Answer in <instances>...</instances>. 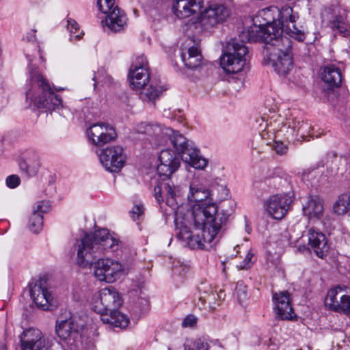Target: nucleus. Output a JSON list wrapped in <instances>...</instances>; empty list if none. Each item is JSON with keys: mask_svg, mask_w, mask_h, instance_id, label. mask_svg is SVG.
I'll return each mask as SVG.
<instances>
[{"mask_svg": "<svg viewBox=\"0 0 350 350\" xmlns=\"http://www.w3.org/2000/svg\"><path fill=\"white\" fill-rule=\"evenodd\" d=\"M280 27H275L270 36L269 45V60L275 71L281 76H286L293 67L292 42L289 38L282 36Z\"/></svg>", "mask_w": 350, "mask_h": 350, "instance_id": "obj_5", "label": "nucleus"}, {"mask_svg": "<svg viewBox=\"0 0 350 350\" xmlns=\"http://www.w3.org/2000/svg\"><path fill=\"white\" fill-rule=\"evenodd\" d=\"M307 236L308 243L317 256L321 258H325L328 254V245L325 234L310 229Z\"/></svg>", "mask_w": 350, "mask_h": 350, "instance_id": "obj_26", "label": "nucleus"}, {"mask_svg": "<svg viewBox=\"0 0 350 350\" xmlns=\"http://www.w3.org/2000/svg\"><path fill=\"white\" fill-rule=\"evenodd\" d=\"M131 213L134 215H137V217H139L143 213V206L142 205H135Z\"/></svg>", "mask_w": 350, "mask_h": 350, "instance_id": "obj_47", "label": "nucleus"}, {"mask_svg": "<svg viewBox=\"0 0 350 350\" xmlns=\"http://www.w3.org/2000/svg\"><path fill=\"white\" fill-rule=\"evenodd\" d=\"M203 4V0H176L172 10L178 18H185L200 11Z\"/></svg>", "mask_w": 350, "mask_h": 350, "instance_id": "obj_25", "label": "nucleus"}, {"mask_svg": "<svg viewBox=\"0 0 350 350\" xmlns=\"http://www.w3.org/2000/svg\"><path fill=\"white\" fill-rule=\"evenodd\" d=\"M323 211L322 200L317 196L311 198L303 206L304 214L309 217H319L322 215Z\"/></svg>", "mask_w": 350, "mask_h": 350, "instance_id": "obj_32", "label": "nucleus"}, {"mask_svg": "<svg viewBox=\"0 0 350 350\" xmlns=\"http://www.w3.org/2000/svg\"><path fill=\"white\" fill-rule=\"evenodd\" d=\"M197 290L198 301L196 305L199 309L213 310L219 305L220 296L210 284L202 282Z\"/></svg>", "mask_w": 350, "mask_h": 350, "instance_id": "obj_18", "label": "nucleus"}, {"mask_svg": "<svg viewBox=\"0 0 350 350\" xmlns=\"http://www.w3.org/2000/svg\"><path fill=\"white\" fill-rule=\"evenodd\" d=\"M221 189H222L224 191H227V190L226 189V188H224V187H221Z\"/></svg>", "mask_w": 350, "mask_h": 350, "instance_id": "obj_57", "label": "nucleus"}, {"mask_svg": "<svg viewBox=\"0 0 350 350\" xmlns=\"http://www.w3.org/2000/svg\"><path fill=\"white\" fill-rule=\"evenodd\" d=\"M181 58L187 68L195 69L201 65L202 57L198 48L191 46L182 52Z\"/></svg>", "mask_w": 350, "mask_h": 350, "instance_id": "obj_30", "label": "nucleus"}, {"mask_svg": "<svg viewBox=\"0 0 350 350\" xmlns=\"http://www.w3.org/2000/svg\"><path fill=\"white\" fill-rule=\"evenodd\" d=\"M0 350H7L6 345L3 342H0Z\"/></svg>", "mask_w": 350, "mask_h": 350, "instance_id": "obj_51", "label": "nucleus"}, {"mask_svg": "<svg viewBox=\"0 0 350 350\" xmlns=\"http://www.w3.org/2000/svg\"><path fill=\"white\" fill-rule=\"evenodd\" d=\"M291 202V198L287 195L272 196L267 201V211L273 219H281L286 215Z\"/></svg>", "mask_w": 350, "mask_h": 350, "instance_id": "obj_19", "label": "nucleus"}, {"mask_svg": "<svg viewBox=\"0 0 350 350\" xmlns=\"http://www.w3.org/2000/svg\"><path fill=\"white\" fill-rule=\"evenodd\" d=\"M181 269L184 270V269H183V268H182V267H179V268H178V267H177V268H175V267H174V268L173 269V273H174V275H175V274H176V273L178 272V271H179V269Z\"/></svg>", "mask_w": 350, "mask_h": 350, "instance_id": "obj_53", "label": "nucleus"}, {"mask_svg": "<svg viewBox=\"0 0 350 350\" xmlns=\"http://www.w3.org/2000/svg\"><path fill=\"white\" fill-rule=\"evenodd\" d=\"M82 338H79L78 342H80L77 347L72 346L70 350H82L85 349L86 350H94L95 349V340L93 334H87L83 332L81 334Z\"/></svg>", "mask_w": 350, "mask_h": 350, "instance_id": "obj_36", "label": "nucleus"}, {"mask_svg": "<svg viewBox=\"0 0 350 350\" xmlns=\"http://www.w3.org/2000/svg\"><path fill=\"white\" fill-rule=\"evenodd\" d=\"M210 196L211 192L208 189H205L202 186L197 185L194 183H192L190 186V191L187 198L189 202L197 203L193 206V213L194 212L195 209L201 206H208L210 204H213L217 210V207L215 203L206 202V199L208 198ZM223 214H226L228 217L230 215V213H228L227 211H223L221 213H218L217 212L216 213V215H219L220 216Z\"/></svg>", "mask_w": 350, "mask_h": 350, "instance_id": "obj_21", "label": "nucleus"}, {"mask_svg": "<svg viewBox=\"0 0 350 350\" xmlns=\"http://www.w3.org/2000/svg\"><path fill=\"white\" fill-rule=\"evenodd\" d=\"M157 171L161 180L154 187V197L159 204L165 200L175 212L178 208L182 192L180 187L174 185L170 176L179 168L180 161L170 149L161 151Z\"/></svg>", "mask_w": 350, "mask_h": 350, "instance_id": "obj_2", "label": "nucleus"}, {"mask_svg": "<svg viewBox=\"0 0 350 350\" xmlns=\"http://www.w3.org/2000/svg\"><path fill=\"white\" fill-rule=\"evenodd\" d=\"M273 300L275 305L277 318L280 320H291L293 309L290 301L289 293L286 291L274 293Z\"/></svg>", "mask_w": 350, "mask_h": 350, "instance_id": "obj_23", "label": "nucleus"}, {"mask_svg": "<svg viewBox=\"0 0 350 350\" xmlns=\"http://www.w3.org/2000/svg\"><path fill=\"white\" fill-rule=\"evenodd\" d=\"M148 125V123L142 122L139 124H138L136 127V131L139 133H145L146 131V126Z\"/></svg>", "mask_w": 350, "mask_h": 350, "instance_id": "obj_48", "label": "nucleus"}, {"mask_svg": "<svg viewBox=\"0 0 350 350\" xmlns=\"http://www.w3.org/2000/svg\"><path fill=\"white\" fill-rule=\"evenodd\" d=\"M19 166L21 170L26 172V170L28 168V161L25 160L21 161Z\"/></svg>", "mask_w": 350, "mask_h": 350, "instance_id": "obj_49", "label": "nucleus"}, {"mask_svg": "<svg viewBox=\"0 0 350 350\" xmlns=\"http://www.w3.org/2000/svg\"><path fill=\"white\" fill-rule=\"evenodd\" d=\"M141 300H142V304H145L146 306H148V303L149 302H148V299H146V298H142Z\"/></svg>", "mask_w": 350, "mask_h": 350, "instance_id": "obj_52", "label": "nucleus"}, {"mask_svg": "<svg viewBox=\"0 0 350 350\" xmlns=\"http://www.w3.org/2000/svg\"><path fill=\"white\" fill-rule=\"evenodd\" d=\"M92 79L94 81V88H96V79L95 75L94 76Z\"/></svg>", "mask_w": 350, "mask_h": 350, "instance_id": "obj_54", "label": "nucleus"}, {"mask_svg": "<svg viewBox=\"0 0 350 350\" xmlns=\"http://www.w3.org/2000/svg\"><path fill=\"white\" fill-rule=\"evenodd\" d=\"M76 247L77 250V262L80 267L83 269L92 266L98 258L97 254H100L101 252L100 247L94 244L91 234L88 233H85L83 237L77 241Z\"/></svg>", "mask_w": 350, "mask_h": 350, "instance_id": "obj_12", "label": "nucleus"}, {"mask_svg": "<svg viewBox=\"0 0 350 350\" xmlns=\"http://www.w3.org/2000/svg\"><path fill=\"white\" fill-rule=\"evenodd\" d=\"M329 14L334 18L332 28L340 33L345 34L347 31V24L345 22V10L341 8L337 1L333 2L332 8H329Z\"/></svg>", "mask_w": 350, "mask_h": 350, "instance_id": "obj_29", "label": "nucleus"}, {"mask_svg": "<svg viewBox=\"0 0 350 350\" xmlns=\"http://www.w3.org/2000/svg\"><path fill=\"white\" fill-rule=\"evenodd\" d=\"M148 62L143 55L138 57L132 65L129 74L130 85L133 89H139V98L144 101L154 105L155 100L165 89L157 82L150 80Z\"/></svg>", "mask_w": 350, "mask_h": 350, "instance_id": "obj_4", "label": "nucleus"}, {"mask_svg": "<svg viewBox=\"0 0 350 350\" xmlns=\"http://www.w3.org/2000/svg\"><path fill=\"white\" fill-rule=\"evenodd\" d=\"M293 129L297 132V135L299 134L302 137L309 135L312 136L314 135L318 138L321 134H323V131H317L316 133L312 132L313 129H311L310 125L308 122H305L304 121L293 122ZM323 135H325V133H323Z\"/></svg>", "mask_w": 350, "mask_h": 350, "instance_id": "obj_34", "label": "nucleus"}, {"mask_svg": "<svg viewBox=\"0 0 350 350\" xmlns=\"http://www.w3.org/2000/svg\"><path fill=\"white\" fill-rule=\"evenodd\" d=\"M55 332L60 338L66 341L69 349L72 346L79 345L78 339H81L82 336L80 333V326L75 317H70L66 319H58L56 322Z\"/></svg>", "mask_w": 350, "mask_h": 350, "instance_id": "obj_14", "label": "nucleus"}, {"mask_svg": "<svg viewBox=\"0 0 350 350\" xmlns=\"http://www.w3.org/2000/svg\"><path fill=\"white\" fill-rule=\"evenodd\" d=\"M101 319L104 323L120 329L126 328L129 323V319L125 314L120 312L118 310L111 311L108 314L103 316Z\"/></svg>", "mask_w": 350, "mask_h": 350, "instance_id": "obj_31", "label": "nucleus"}, {"mask_svg": "<svg viewBox=\"0 0 350 350\" xmlns=\"http://www.w3.org/2000/svg\"><path fill=\"white\" fill-rule=\"evenodd\" d=\"M271 148L280 156L286 154L288 150V146L281 141H274L271 144Z\"/></svg>", "mask_w": 350, "mask_h": 350, "instance_id": "obj_39", "label": "nucleus"}, {"mask_svg": "<svg viewBox=\"0 0 350 350\" xmlns=\"http://www.w3.org/2000/svg\"><path fill=\"white\" fill-rule=\"evenodd\" d=\"M172 129L167 127H163L158 124H148L145 134L150 136H154L158 138L159 143L165 141L167 134H171Z\"/></svg>", "mask_w": 350, "mask_h": 350, "instance_id": "obj_33", "label": "nucleus"}, {"mask_svg": "<svg viewBox=\"0 0 350 350\" xmlns=\"http://www.w3.org/2000/svg\"><path fill=\"white\" fill-rule=\"evenodd\" d=\"M217 209L213 204L201 206L193 212V221L196 232L193 234L185 225L178 226L175 219L176 237L191 249H208L221 237L223 227L226 225L228 216L216 215Z\"/></svg>", "mask_w": 350, "mask_h": 350, "instance_id": "obj_1", "label": "nucleus"}, {"mask_svg": "<svg viewBox=\"0 0 350 350\" xmlns=\"http://www.w3.org/2000/svg\"><path fill=\"white\" fill-rule=\"evenodd\" d=\"M94 275L100 281L112 283L120 278L122 265L110 258L98 259L94 262Z\"/></svg>", "mask_w": 350, "mask_h": 350, "instance_id": "obj_15", "label": "nucleus"}, {"mask_svg": "<svg viewBox=\"0 0 350 350\" xmlns=\"http://www.w3.org/2000/svg\"><path fill=\"white\" fill-rule=\"evenodd\" d=\"M328 67L327 66H324L321 67L319 72V75L325 83H328V78L327 77Z\"/></svg>", "mask_w": 350, "mask_h": 350, "instance_id": "obj_44", "label": "nucleus"}, {"mask_svg": "<svg viewBox=\"0 0 350 350\" xmlns=\"http://www.w3.org/2000/svg\"><path fill=\"white\" fill-rule=\"evenodd\" d=\"M40 166L38 161H35L33 163L28 162V168L26 170V173L29 176L34 175L37 173Z\"/></svg>", "mask_w": 350, "mask_h": 350, "instance_id": "obj_43", "label": "nucleus"}, {"mask_svg": "<svg viewBox=\"0 0 350 350\" xmlns=\"http://www.w3.org/2000/svg\"><path fill=\"white\" fill-rule=\"evenodd\" d=\"M197 322L196 318L193 315L187 316L182 322L183 327H193Z\"/></svg>", "mask_w": 350, "mask_h": 350, "instance_id": "obj_42", "label": "nucleus"}, {"mask_svg": "<svg viewBox=\"0 0 350 350\" xmlns=\"http://www.w3.org/2000/svg\"><path fill=\"white\" fill-rule=\"evenodd\" d=\"M327 297H328V293L325 295V300L327 299Z\"/></svg>", "mask_w": 350, "mask_h": 350, "instance_id": "obj_59", "label": "nucleus"}, {"mask_svg": "<svg viewBox=\"0 0 350 350\" xmlns=\"http://www.w3.org/2000/svg\"><path fill=\"white\" fill-rule=\"evenodd\" d=\"M87 133L92 144L97 146H102L111 142L117 137L113 127L104 122H98L91 125L88 128Z\"/></svg>", "mask_w": 350, "mask_h": 350, "instance_id": "obj_17", "label": "nucleus"}, {"mask_svg": "<svg viewBox=\"0 0 350 350\" xmlns=\"http://www.w3.org/2000/svg\"><path fill=\"white\" fill-rule=\"evenodd\" d=\"M329 310L342 311L350 317V296L344 294L340 286L329 290Z\"/></svg>", "mask_w": 350, "mask_h": 350, "instance_id": "obj_22", "label": "nucleus"}, {"mask_svg": "<svg viewBox=\"0 0 350 350\" xmlns=\"http://www.w3.org/2000/svg\"><path fill=\"white\" fill-rule=\"evenodd\" d=\"M234 295L237 296L239 302L244 301L247 297V291L246 286L241 282H238L235 288Z\"/></svg>", "mask_w": 350, "mask_h": 350, "instance_id": "obj_38", "label": "nucleus"}, {"mask_svg": "<svg viewBox=\"0 0 350 350\" xmlns=\"http://www.w3.org/2000/svg\"><path fill=\"white\" fill-rule=\"evenodd\" d=\"M67 27L71 34L76 33L79 30V25L76 21L72 18H68Z\"/></svg>", "mask_w": 350, "mask_h": 350, "instance_id": "obj_41", "label": "nucleus"}, {"mask_svg": "<svg viewBox=\"0 0 350 350\" xmlns=\"http://www.w3.org/2000/svg\"><path fill=\"white\" fill-rule=\"evenodd\" d=\"M345 64L329 58V92L334 89L343 88L344 77L342 72Z\"/></svg>", "mask_w": 350, "mask_h": 350, "instance_id": "obj_28", "label": "nucleus"}, {"mask_svg": "<svg viewBox=\"0 0 350 350\" xmlns=\"http://www.w3.org/2000/svg\"><path fill=\"white\" fill-rule=\"evenodd\" d=\"M29 70L31 87L26 92L27 99H30L36 107L45 109L46 111L53 110L61 106V97L54 93L38 67L30 65Z\"/></svg>", "mask_w": 350, "mask_h": 350, "instance_id": "obj_3", "label": "nucleus"}, {"mask_svg": "<svg viewBox=\"0 0 350 350\" xmlns=\"http://www.w3.org/2000/svg\"><path fill=\"white\" fill-rule=\"evenodd\" d=\"M50 210V205L48 202L40 201L33 208L32 214L29 219V228L34 233H38L42 228V214Z\"/></svg>", "mask_w": 350, "mask_h": 350, "instance_id": "obj_27", "label": "nucleus"}, {"mask_svg": "<svg viewBox=\"0 0 350 350\" xmlns=\"http://www.w3.org/2000/svg\"><path fill=\"white\" fill-rule=\"evenodd\" d=\"M101 165L110 172H118L125 163L126 157L120 146H108L96 151Z\"/></svg>", "mask_w": 350, "mask_h": 350, "instance_id": "obj_11", "label": "nucleus"}, {"mask_svg": "<svg viewBox=\"0 0 350 350\" xmlns=\"http://www.w3.org/2000/svg\"><path fill=\"white\" fill-rule=\"evenodd\" d=\"M29 293L35 304L43 310H49L52 306L53 296L47 289V282L44 278L29 284Z\"/></svg>", "mask_w": 350, "mask_h": 350, "instance_id": "obj_16", "label": "nucleus"}, {"mask_svg": "<svg viewBox=\"0 0 350 350\" xmlns=\"http://www.w3.org/2000/svg\"><path fill=\"white\" fill-rule=\"evenodd\" d=\"M115 0H98L97 5L99 10L107 14L105 25L114 32L124 29L126 25V17L117 5H114Z\"/></svg>", "mask_w": 350, "mask_h": 350, "instance_id": "obj_13", "label": "nucleus"}, {"mask_svg": "<svg viewBox=\"0 0 350 350\" xmlns=\"http://www.w3.org/2000/svg\"><path fill=\"white\" fill-rule=\"evenodd\" d=\"M82 34H83V33L81 32V33H79V34H77L76 36H71V37H70V40H71V41H73V40H75V41L79 40V39H81V35H82Z\"/></svg>", "mask_w": 350, "mask_h": 350, "instance_id": "obj_50", "label": "nucleus"}, {"mask_svg": "<svg viewBox=\"0 0 350 350\" xmlns=\"http://www.w3.org/2000/svg\"><path fill=\"white\" fill-rule=\"evenodd\" d=\"M245 33H243V35L241 36L242 38L245 36Z\"/></svg>", "mask_w": 350, "mask_h": 350, "instance_id": "obj_58", "label": "nucleus"}, {"mask_svg": "<svg viewBox=\"0 0 350 350\" xmlns=\"http://www.w3.org/2000/svg\"><path fill=\"white\" fill-rule=\"evenodd\" d=\"M273 14L278 16L277 20L273 17V21H270L275 27H280L282 31L295 40L301 42L305 39L304 32L299 29L295 25L298 18V14L293 12V10L290 6H284L281 10L277 8H272L265 12L267 17L271 16Z\"/></svg>", "mask_w": 350, "mask_h": 350, "instance_id": "obj_8", "label": "nucleus"}, {"mask_svg": "<svg viewBox=\"0 0 350 350\" xmlns=\"http://www.w3.org/2000/svg\"><path fill=\"white\" fill-rule=\"evenodd\" d=\"M247 53L248 49L243 41L240 42L236 39H231L227 43L220 64L227 73H238L245 65Z\"/></svg>", "mask_w": 350, "mask_h": 350, "instance_id": "obj_9", "label": "nucleus"}, {"mask_svg": "<svg viewBox=\"0 0 350 350\" xmlns=\"http://www.w3.org/2000/svg\"><path fill=\"white\" fill-rule=\"evenodd\" d=\"M91 238L94 244L96 246H99L101 251L103 250L101 247L103 245L105 241H112V237L109 235L108 230L105 228L96 230L93 235H91Z\"/></svg>", "mask_w": 350, "mask_h": 350, "instance_id": "obj_37", "label": "nucleus"}, {"mask_svg": "<svg viewBox=\"0 0 350 350\" xmlns=\"http://www.w3.org/2000/svg\"><path fill=\"white\" fill-rule=\"evenodd\" d=\"M320 165H321V166H324V165H323V163H319L318 164V167L320 166Z\"/></svg>", "mask_w": 350, "mask_h": 350, "instance_id": "obj_56", "label": "nucleus"}, {"mask_svg": "<svg viewBox=\"0 0 350 350\" xmlns=\"http://www.w3.org/2000/svg\"><path fill=\"white\" fill-rule=\"evenodd\" d=\"M19 183L20 178L16 175H11L6 178V184L10 188H15Z\"/></svg>", "mask_w": 350, "mask_h": 350, "instance_id": "obj_40", "label": "nucleus"}, {"mask_svg": "<svg viewBox=\"0 0 350 350\" xmlns=\"http://www.w3.org/2000/svg\"><path fill=\"white\" fill-rule=\"evenodd\" d=\"M169 139L182 159L196 169H204L207 165V160L200 155L199 150L193 146V142L187 140L178 131L172 129L171 134H167L165 141Z\"/></svg>", "mask_w": 350, "mask_h": 350, "instance_id": "obj_7", "label": "nucleus"}, {"mask_svg": "<svg viewBox=\"0 0 350 350\" xmlns=\"http://www.w3.org/2000/svg\"><path fill=\"white\" fill-rule=\"evenodd\" d=\"M56 91H61L63 90L64 88H55Z\"/></svg>", "mask_w": 350, "mask_h": 350, "instance_id": "obj_55", "label": "nucleus"}, {"mask_svg": "<svg viewBox=\"0 0 350 350\" xmlns=\"http://www.w3.org/2000/svg\"><path fill=\"white\" fill-rule=\"evenodd\" d=\"M253 255L250 253H248L243 261V265H240L238 267L240 269H248L250 267V263L251 262V260Z\"/></svg>", "mask_w": 350, "mask_h": 350, "instance_id": "obj_46", "label": "nucleus"}, {"mask_svg": "<svg viewBox=\"0 0 350 350\" xmlns=\"http://www.w3.org/2000/svg\"><path fill=\"white\" fill-rule=\"evenodd\" d=\"M22 350H44L46 342L42 333L37 329L24 330L20 336Z\"/></svg>", "mask_w": 350, "mask_h": 350, "instance_id": "obj_20", "label": "nucleus"}, {"mask_svg": "<svg viewBox=\"0 0 350 350\" xmlns=\"http://www.w3.org/2000/svg\"><path fill=\"white\" fill-rule=\"evenodd\" d=\"M118 245V241L112 237V241H105L104 242V244L101 247V248L103 249H107V248H109V249H111L112 250H115V247H116Z\"/></svg>", "mask_w": 350, "mask_h": 350, "instance_id": "obj_45", "label": "nucleus"}, {"mask_svg": "<svg viewBox=\"0 0 350 350\" xmlns=\"http://www.w3.org/2000/svg\"><path fill=\"white\" fill-rule=\"evenodd\" d=\"M122 304V300L116 288H105L99 291L93 301L94 310L101 316L118 310Z\"/></svg>", "mask_w": 350, "mask_h": 350, "instance_id": "obj_10", "label": "nucleus"}, {"mask_svg": "<svg viewBox=\"0 0 350 350\" xmlns=\"http://www.w3.org/2000/svg\"><path fill=\"white\" fill-rule=\"evenodd\" d=\"M229 15L230 11L224 5L211 3L189 24V27L196 33L211 31L224 22Z\"/></svg>", "mask_w": 350, "mask_h": 350, "instance_id": "obj_6", "label": "nucleus"}, {"mask_svg": "<svg viewBox=\"0 0 350 350\" xmlns=\"http://www.w3.org/2000/svg\"><path fill=\"white\" fill-rule=\"evenodd\" d=\"M334 211L338 215H343L350 209V193L340 195L333 205Z\"/></svg>", "mask_w": 350, "mask_h": 350, "instance_id": "obj_35", "label": "nucleus"}, {"mask_svg": "<svg viewBox=\"0 0 350 350\" xmlns=\"http://www.w3.org/2000/svg\"><path fill=\"white\" fill-rule=\"evenodd\" d=\"M265 24L254 25L250 27L246 33L248 42H263L266 44L271 41L270 36L274 32L275 26L267 19Z\"/></svg>", "mask_w": 350, "mask_h": 350, "instance_id": "obj_24", "label": "nucleus"}]
</instances>
